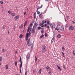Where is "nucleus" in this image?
Instances as JSON below:
<instances>
[{
    "label": "nucleus",
    "mask_w": 75,
    "mask_h": 75,
    "mask_svg": "<svg viewBox=\"0 0 75 75\" xmlns=\"http://www.w3.org/2000/svg\"><path fill=\"white\" fill-rule=\"evenodd\" d=\"M42 51L43 52H45L46 51V50H47V47H46V46L44 45L42 47Z\"/></svg>",
    "instance_id": "f257e3e1"
},
{
    "label": "nucleus",
    "mask_w": 75,
    "mask_h": 75,
    "mask_svg": "<svg viewBox=\"0 0 75 75\" xmlns=\"http://www.w3.org/2000/svg\"><path fill=\"white\" fill-rule=\"evenodd\" d=\"M31 36V35L30 34H29V33H27L26 34V37H25V40L26 41H27L28 40V38L29 37H30Z\"/></svg>",
    "instance_id": "f03ea898"
},
{
    "label": "nucleus",
    "mask_w": 75,
    "mask_h": 75,
    "mask_svg": "<svg viewBox=\"0 0 75 75\" xmlns=\"http://www.w3.org/2000/svg\"><path fill=\"white\" fill-rule=\"evenodd\" d=\"M30 42V38L28 39L27 42V44H28V46H29V47H30V46H31V45H32V43L31 42Z\"/></svg>",
    "instance_id": "7ed1b4c3"
},
{
    "label": "nucleus",
    "mask_w": 75,
    "mask_h": 75,
    "mask_svg": "<svg viewBox=\"0 0 75 75\" xmlns=\"http://www.w3.org/2000/svg\"><path fill=\"white\" fill-rule=\"evenodd\" d=\"M30 54L28 53L26 55V59L27 60H28L30 58Z\"/></svg>",
    "instance_id": "20e7f679"
},
{
    "label": "nucleus",
    "mask_w": 75,
    "mask_h": 75,
    "mask_svg": "<svg viewBox=\"0 0 75 75\" xmlns=\"http://www.w3.org/2000/svg\"><path fill=\"white\" fill-rule=\"evenodd\" d=\"M73 29H74V26L72 25H71L69 27V30H73Z\"/></svg>",
    "instance_id": "39448f33"
},
{
    "label": "nucleus",
    "mask_w": 75,
    "mask_h": 75,
    "mask_svg": "<svg viewBox=\"0 0 75 75\" xmlns=\"http://www.w3.org/2000/svg\"><path fill=\"white\" fill-rule=\"evenodd\" d=\"M31 33H32L33 34H35V28H33Z\"/></svg>",
    "instance_id": "423d86ee"
},
{
    "label": "nucleus",
    "mask_w": 75,
    "mask_h": 75,
    "mask_svg": "<svg viewBox=\"0 0 75 75\" xmlns=\"http://www.w3.org/2000/svg\"><path fill=\"white\" fill-rule=\"evenodd\" d=\"M60 29L62 31H64V27L63 26H61V28Z\"/></svg>",
    "instance_id": "0eeeda50"
},
{
    "label": "nucleus",
    "mask_w": 75,
    "mask_h": 75,
    "mask_svg": "<svg viewBox=\"0 0 75 75\" xmlns=\"http://www.w3.org/2000/svg\"><path fill=\"white\" fill-rule=\"evenodd\" d=\"M57 67H58L57 69H59L60 71H62V69H61L60 67H59L58 65H57Z\"/></svg>",
    "instance_id": "6e6552de"
},
{
    "label": "nucleus",
    "mask_w": 75,
    "mask_h": 75,
    "mask_svg": "<svg viewBox=\"0 0 75 75\" xmlns=\"http://www.w3.org/2000/svg\"><path fill=\"white\" fill-rule=\"evenodd\" d=\"M11 15L12 16H15V13H11Z\"/></svg>",
    "instance_id": "1a4fd4ad"
},
{
    "label": "nucleus",
    "mask_w": 75,
    "mask_h": 75,
    "mask_svg": "<svg viewBox=\"0 0 75 75\" xmlns=\"http://www.w3.org/2000/svg\"><path fill=\"white\" fill-rule=\"evenodd\" d=\"M15 20H17L18 18V16H17L14 17Z\"/></svg>",
    "instance_id": "9d476101"
},
{
    "label": "nucleus",
    "mask_w": 75,
    "mask_h": 75,
    "mask_svg": "<svg viewBox=\"0 0 75 75\" xmlns=\"http://www.w3.org/2000/svg\"><path fill=\"white\" fill-rule=\"evenodd\" d=\"M61 37V35L60 34H58L57 36V38H60Z\"/></svg>",
    "instance_id": "9b49d317"
},
{
    "label": "nucleus",
    "mask_w": 75,
    "mask_h": 75,
    "mask_svg": "<svg viewBox=\"0 0 75 75\" xmlns=\"http://www.w3.org/2000/svg\"><path fill=\"white\" fill-rule=\"evenodd\" d=\"M42 14V13H40L39 15V16L40 18H41V19H42V16L41 15Z\"/></svg>",
    "instance_id": "f8f14e48"
},
{
    "label": "nucleus",
    "mask_w": 75,
    "mask_h": 75,
    "mask_svg": "<svg viewBox=\"0 0 75 75\" xmlns=\"http://www.w3.org/2000/svg\"><path fill=\"white\" fill-rule=\"evenodd\" d=\"M54 38L53 37L52 38L51 41V43H52L53 42V41H54Z\"/></svg>",
    "instance_id": "ddd939ff"
},
{
    "label": "nucleus",
    "mask_w": 75,
    "mask_h": 75,
    "mask_svg": "<svg viewBox=\"0 0 75 75\" xmlns=\"http://www.w3.org/2000/svg\"><path fill=\"white\" fill-rule=\"evenodd\" d=\"M42 5L40 7L39 6H38V9H40V8H41L42 7Z\"/></svg>",
    "instance_id": "4468645a"
},
{
    "label": "nucleus",
    "mask_w": 75,
    "mask_h": 75,
    "mask_svg": "<svg viewBox=\"0 0 75 75\" xmlns=\"http://www.w3.org/2000/svg\"><path fill=\"white\" fill-rule=\"evenodd\" d=\"M27 21H25L24 24V26L25 27V25H27Z\"/></svg>",
    "instance_id": "2eb2a0df"
},
{
    "label": "nucleus",
    "mask_w": 75,
    "mask_h": 75,
    "mask_svg": "<svg viewBox=\"0 0 75 75\" xmlns=\"http://www.w3.org/2000/svg\"><path fill=\"white\" fill-rule=\"evenodd\" d=\"M50 27L51 28H52V30H53V26H52V25L51 24H50Z\"/></svg>",
    "instance_id": "dca6fc26"
},
{
    "label": "nucleus",
    "mask_w": 75,
    "mask_h": 75,
    "mask_svg": "<svg viewBox=\"0 0 75 75\" xmlns=\"http://www.w3.org/2000/svg\"><path fill=\"white\" fill-rule=\"evenodd\" d=\"M43 37H44V35L42 34L40 37V38H42Z\"/></svg>",
    "instance_id": "f3484780"
},
{
    "label": "nucleus",
    "mask_w": 75,
    "mask_h": 75,
    "mask_svg": "<svg viewBox=\"0 0 75 75\" xmlns=\"http://www.w3.org/2000/svg\"><path fill=\"white\" fill-rule=\"evenodd\" d=\"M23 65V63L21 62V63L20 64V68L21 69L22 68V65Z\"/></svg>",
    "instance_id": "a211bd4d"
},
{
    "label": "nucleus",
    "mask_w": 75,
    "mask_h": 75,
    "mask_svg": "<svg viewBox=\"0 0 75 75\" xmlns=\"http://www.w3.org/2000/svg\"><path fill=\"white\" fill-rule=\"evenodd\" d=\"M19 62H21V63H22V62H21V58L20 57Z\"/></svg>",
    "instance_id": "6ab92c4d"
},
{
    "label": "nucleus",
    "mask_w": 75,
    "mask_h": 75,
    "mask_svg": "<svg viewBox=\"0 0 75 75\" xmlns=\"http://www.w3.org/2000/svg\"><path fill=\"white\" fill-rule=\"evenodd\" d=\"M41 71H42V69H40L38 73L39 74H41Z\"/></svg>",
    "instance_id": "aec40b11"
},
{
    "label": "nucleus",
    "mask_w": 75,
    "mask_h": 75,
    "mask_svg": "<svg viewBox=\"0 0 75 75\" xmlns=\"http://www.w3.org/2000/svg\"><path fill=\"white\" fill-rule=\"evenodd\" d=\"M23 35L22 34L19 37L20 38H21L23 37Z\"/></svg>",
    "instance_id": "412c9836"
},
{
    "label": "nucleus",
    "mask_w": 75,
    "mask_h": 75,
    "mask_svg": "<svg viewBox=\"0 0 75 75\" xmlns=\"http://www.w3.org/2000/svg\"><path fill=\"white\" fill-rule=\"evenodd\" d=\"M5 68H6V69H8V65H6L5 67Z\"/></svg>",
    "instance_id": "4be33fe9"
},
{
    "label": "nucleus",
    "mask_w": 75,
    "mask_h": 75,
    "mask_svg": "<svg viewBox=\"0 0 75 75\" xmlns=\"http://www.w3.org/2000/svg\"><path fill=\"white\" fill-rule=\"evenodd\" d=\"M63 68H64V69H65H65H66V68L65 67V66L64 65H63Z\"/></svg>",
    "instance_id": "5701e85b"
},
{
    "label": "nucleus",
    "mask_w": 75,
    "mask_h": 75,
    "mask_svg": "<svg viewBox=\"0 0 75 75\" xmlns=\"http://www.w3.org/2000/svg\"><path fill=\"white\" fill-rule=\"evenodd\" d=\"M15 66H16V67H17V62H15Z\"/></svg>",
    "instance_id": "b1692460"
},
{
    "label": "nucleus",
    "mask_w": 75,
    "mask_h": 75,
    "mask_svg": "<svg viewBox=\"0 0 75 75\" xmlns=\"http://www.w3.org/2000/svg\"><path fill=\"white\" fill-rule=\"evenodd\" d=\"M38 59L37 58V56H35V62H36V61H37V60Z\"/></svg>",
    "instance_id": "393cba45"
},
{
    "label": "nucleus",
    "mask_w": 75,
    "mask_h": 75,
    "mask_svg": "<svg viewBox=\"0 0 75 75\" xmlns=\"http://www.w3.org/2000/svg\"><path fill=\"white\" fill-rule=\"evenodd\" d=\"M53 32V34L54 35H55V31H54Z\"/></svg>",
    "instance_id": "a878e982"
},
{
    "label": "nucleus",
    "mask_w": 75,
    "mask_h": 75,
    "mask_svg": "<svg viewBox=\"0 0 75 75\" xmlns=\"http://www.w3.org/2000/svg\"><path fill=\"white\" fill-rule=\"evenodd\" d=\"M0 3L1 4H3V1H1Z\"/></svg>",
    "instance_id": "bb28decb"
},
{
    "label": "nucleus",
    "mask_w": 75,
    "mask_h": 75,
    "mask_svg": "<svg viewBox=\"0 0 75 75\" xmlns=\"http://www.w3.org/2000/svg\"><path fill=\"white\" fill-rule=\"evenodd\" d=\"M2 57H0V61H2Z\"/></svg>",
    "instance_id": "cd10ccee"
},
{
    "label": "nucleus",
    "mask_w": 75,
    "mask_h": 75,
    "mask_svg": "<svg viewBox=\"0 0 75 75\" xmlns=\"http://www.w3.org/2000/svg\"><path fill=\"white\" fill-rule=\"evenodd\" d=\"M62 50L64 51L65 50V48L64 47H62Z\"/></svg>",
    "instance_id": "c85d7f7f"
},
{
    "label": "nucleus",
    "mask_w": 75,
    "mask_h": 75,
    "mask_svg": "<svg viewBox=\"0 0 75 75\" xmlns=\"http://www.w3.org/2000/svg\"><path fill=\"white\" fill-rule=\"evenodd\" d=\"M45 37H47V33H45Z\"/></svg>",
    "instance_id": "c756f323"
},
{
    "label": "nucleus",
    "mask_w": 75,
    "mask_h": 75,
    "mask_svg": "<svg viewBox=\"0 0 75 75\" xmlns=\"http://www.w3.org/2000/svg\"><path fill=\"white\" fill-rule=\"evenodd\" d=\"M44 30H42L41 31V34H43L44 33Z\"/></svg>",
    "instance_id": "7c9ffc66"
},
{
    "label": "nucleus",
    "mask_w": 75,
    "mask_h": 75,
    "mask_svg": "<svg viewBox=\"0 0 75 75\" xmlns=\"http://www.w3.org/2000/svg\"><path fill=\"white\" fill-rule=\"evenodd\" d=\"M48 20V21H47V24L50 25V21H48L49 20Z\"/></svg>",
    "instance_id": "2f4dec72"
},
{
    "label": "nucleus",
    "mask_w": 75,
    "mask_h": 75,
    "mask_svg": "<svg viewBox=\"0 0 75 75\" xmlns=\"http://www.w3.org/2000/svg\"><path fill=\"white\" fill-rule=\"evenodd\" d=\"M38 30H41V27L40 26L38 27Z\"/></svg>",
    "instance_id": "473e14b6"
},
{
    "label": "nucleus",
    "mask_w": 75,
    "mask_h": 75,
    "mask_svg": "<svg viewBox=\"0 0 75 75\" xmlns=\"http://www.w3.org/2000/svg\"><path fill=\"white\" fill-rule=\"evenodd\" d=\"M33 23H31L30 24V27H33Z\"/></svg>",
    "instance_id": "72a5a7b5"
},
{
    "label": "nucleus",
    "mask_w": 75,
    "mask_h": 75,
    "mask_svg": "<svg viewBox=\"0 0 75 75\" xmlns=\"http://www.w3.org/2000/svg\"><path fill=\"white\" fill-rule=\"evenodd\" d=\"M5 27H4V26H2V29L3 30H4V29H5Z\"/></svg>",
    "instance_id": "f704fd0d"
},
{
    "label": "nucleus",
    "mask_w": 75,
    "mask_h": 75,
    "mask_svg": "<svg viewBox=\"0 0 75 75\" xmlns=\"http://www.w3.org/2000/svg\"><path fill=\"white\" fill-rule=\"evenodd\" d=\"M34 25H35L36 26H37V25H38V23H35Z\"/></svg>",
    "instance_id": "c9c22d12"
},
{
    "label": "nucleus",
    "mask_w": 75,
    "mask_h": 75,
    "mask_svg": "<svg viewBox=\"0 0 75 75\" xmlns=\"http://www.w3.org/2000/svg\"><path fill=\"white\" fill-rule=\"evenodd\" d=\"M37 12V14H40V11H38Z\"/></svg>",
    "instance_id": "e433bc0d"
},
{
    "label": "nucleus",
    "mask_w": 75,
    "mask_h": 75,
    "mask_svg": "<svg viewBox=\"0 0 75 75\" xmlns=\"http://www.w3.org/2000/svg\"><path fill=\"white\" fill-rule=\"evenodd\" d=\"M73 54L74 55H75V51H73Z\"/></svg>",
    "instance_id": "4c0bfd02"
},
{
    "label": "nucleus",
    "mask_w": 75,
    "mask_h": 75,
    "mask_svg": "<svg viewBox=\"0 0 75 75\" xmlns=\"http://www.w3.org/2000/svg\"><path fill=\"white\" fill-rule=\"evenodd\" d=\"M23 24H21V27H19V28H22V27H23Z\"/></svg>",
    "instance_id": "58836bf2"
},
{
    "label": "nucleus",
    "mask_w": 75,
    "mask_h": 75,
    "mask_svg": "<svg viewBox=\"0 0 75 75\" xmlns=\"http://www.w3.org/2000/svg\"><path fill=\"white\" fill-rule=\"evenodd\" d=\"M55 30H57V31H58V30H59V29H58L57 28H56L55 29Z\"/></svg>",
    "instance_id": "ea45409f"
},
{
    "label": "nucleus",
    "mask_w": 75,
    "mask_h": 75,
    "mask_svg": "<svg viewBox=\"0 0 75 75\" xmlns=\"http://www.w3.org/2000/svg\"><path fill=\"white\" fill-rule=\"evenodd\" d=\"M15 28H16V26L15 25H14L13 27V29L14 30H15Z\"/></svg>",
    "instance_id": "a19ab883"
},
{
    "label": "nucleus",
    "mask_w": 75,
    "mask_h": 75,
    "mask_svg": "<svg viewBox=\"0 0 75 75\" xmlns=\"http://www.w3.org/2000/svg\"><path fill=\"white\" fill-rule=\"evenodd\" d=\"M47 24H45V25L44 26V27H47Z\"/></svg>",
    "instance_id": "79ce46f5"
},
{
    "label": "nucleus",
    "mask_w": 75,
    "mask_h": 75,
    "mask_svg": "<svg viewBox=\"0 0 75 75\" xmlns=\"http://www.w3.org/2000/svg\"><path fill=\"white\" fill-rule=\"evenodd\" d=\"M8 13L11 14V13L10 11H8Z\"/></svg>",
    "instance_id": "37998d69"
},
{
    "label": "nucleus",
    "mask_w": 75,
    "mask_h": 75,
    "mask_svg": "<svg viewBox=\"0 0 75 75\" xmlns=\"http://www.w3.org/2000/svg\"><path fill=\"white\" fill-rule=\"evenodd\" d=\"M68 27V25L66 24L65 26V27L67 28Z\"/></svg>",
    "instance_id": "c03bdc74"
},
{
    "label": "nucleus",
    "mask_w": 75,
    "mask_h": 75,
    "mask_svg": "<svg viewBox=\"0 0 75 75\" xmlns=\"http://www.w3.org/2000/svg\"><path fill=\"white\" fill-rule=\"evenodd\" d=\"M39 25L40 26H41V25H42V23H40Z\"/></svg>",
    "instance_id": "a18cd8bd"
},
{
    "label": "nucleus",
    "mask_w": 75,
    "mask_h": 75,
    "mask_svg": "<svg viewBox=\"0 0 75 75\" xmlns=\"http://www.w3.org/2000/svg\"><path fill=\"white\" fill-rule=\"evenodd\" d=\"M29 29H30V31H31V30H32V28L30 27Z\"/></svg>",
    "instance_id": "49530a36"
},
{
    "label": "nucleus",
    "mask_w": 75,
    "mask_h": 75,
    "mask_svg": "<svg viewBox=\"0 0 75 75\" xmlns=\"http://www.w3.org/2000/svg\"><path fill=\"white\" fill-rule=\"evenodd\" d=\"M2 51H3V52H5V50H4V49H2Z\"/></svg>",
    "instance_id": "de8ad7c7"
},
{
    "label": "nucleus",
    "mask_w": 75,
    "mask_h": 75,
    "mask_svg": "<svg viewBox=\"0 0 75 75\" xmlns=\"http://www.w3.org/2000/svg\"><path fill=\"white\" fill-rule=\"evenodd\" d=\"M36 28V26H33V28Z\"/></svg>",
    "instance_id": "09e8293b"
},
{
    "label": "nucleus",
    "mask_w": 75,
    "mask_h": 75,
    "mask_svg": "<svg viewBox=\"0 0 75 75\" xmlns=\"http://www.w3.org/2000/svg\"><path fill=\"white\" fill-rule=\"evenodd\" d=\"M46 69H49V67H47L46 68Z\"/></svg>",
    "instance_id": "8fccbe9b"
},
{
    "label": "nucleus",
    "mask_w": 75,
    "mask_h": 75,
    "mask_svg": "<svg viewBox=\"0 0 75 75\" xmlns=\"http://www.w3.org/2000/svg\"><path fill=\"white\" fill-rule=\"evenodd\" d=\"M49 74L50 75H51V72H50L49 73Z\"/></svg>",
    "instance_id": "3c124183"
},
{
    "label": "nucleus",
    "mask_w": 75,
    "mask_h": 75,
    "mask_svg": "<svg viewBox=\"0 0 75 75\" xmlns=\"http://www.w3.org/2000/svg\"><path fill=\"white\" fill-rule=\"evenodd\" d=\"M47 28H49L50 26H47Z\"/></svg>",
    "instance_id": "603ef678"
},
{
    "label": "nucleus",
    "mask_w": 75,
    "mask_h": 75,
    "mask_svg": "<svg viewBox=\"0 0 75 75\" xmlns=\"http://www.w3.org/2000/svg\"><path fill=\"white\" fill-rule=\"evenodd\" d=\"M47 12V9H46L45 11H44V13H45Z\"/></svg>",
    "instance_id": "864d4df0"
},
{
    "label": "nucleus",
    "mask_w": 75,
    "mask_h": 75,
    "mask_svg": "<svg viewBox=\"0 0 75 75\" xmlns=\"http://www.w3.org/2000/svg\"><path fill=\"white\" fill-rule=\"evenodd\" d=\"M30 31V29H28L27 30V32H28Z\"/></svg>",
    "instance_id": "5fc2aeb1"
},
{
    "label": "nucleus",
    "mask_w": 75,
    "mask_h": 75,
    "mask_svg": "<svg viewBox=\"0 0 75 75\" xmlns=\"http://www.w3.org/2000/svg\"><path fill=\"white\" fill-rule=\"evenodd\" d=\"M25 75H27V71H26L25 72Z\"/></svg>",
    "instance_id": "6e6d98bb"
},
{
    "label": "nucleus",
    "mask_w": 75,
    "mask_h": 75,
    "mask_svg": "<svg viewBox=\"0 0 75 75\" xmlns=\"http://www.w3.org/2000/svg\"><path fill=\"white\" fill-rule=\"evenodd\" d=\"M66 18H69V16H66Z\"/></svg>",
    "instance_id": "4d7b16f0"
},
{
    "label": "nucleus",
    "mask_w": 75,
    "mask_h": 75,
    "mask_svg": "<svg viewBox=\"0 0 75 75\" xmlns=\"http://www.w3.org/2000/svg\"><path fill=\"white\" fill-rule=\"evenodd\" d=\"M50 0H46V2H47V1H50Z\"/></svg>",
    "instance_id": "13d9d810"
},
{
    "label": "nucleus",
    "mask_w": 75,
    "mask_h": 75,
    "mask_svg": "<svg viewBox=\"0 0 75 75\" xmlns=\"http://www.w3.org/2000/svg\"><path fill=\"white\" fill-rule=\"evenodd\" d=\"M62 54L63 55H64V52H62Z\"/></svg>",
    "instance_id": "bf43d9fd"
},
{
    "label": "nucleus",
    "mask_w": 75,
    "mask_h": 75,
    "mask_svg": "<svg viewBox=\"0 0 75 75\" xmlns=\"http://www.w3.org/2000/svg\"><path fill=\"white\" fill-rule=\"evenodd\" d=\"M53 25H54V26H55V23H53Z\"/></svg>",
    "instance_id": "052dcab7"
},
{
    "label": "nucleus",
    "mask_w": 75,
    "mask_h": 75,
    "mask_svg": "<svg viewBox=\"0 0 75 75\" xmlns=\"http://www.w3.org/2000/svg\"><path fill=\"white\" fill-rule=\"evenodd\" d=\"M42 23H44V21H42Z\"/></svg>",
    "instance_id": "680f3d73"
},
{
    "label": "nucleus",
    "mask_w": 75,
    "mask_h": 75,
    "mask_svg": "<svg viewBox=\"0 0 75 75\" xmlns=\"http://www.w3.org/2000/svg\"><path fill=\"white\" fill-rule=\"evenodd\" d=\"M47 23V21H46L44 22V23H45H45Z\"/></svg>",
    "instance_id": "e2e57ef3"
},
{
    "label": "nucleus",
    "mask_w": 75,
    "mask_h": 75,
    "mask_svg": "<svg viewBox=\"0 0 75 75\" xmlns=\"http://www.w3.org/2000/svg\"><path fill=\"white\" fill-rule=\"evenodd\" d=\"M20 73H21V69H20Z\"/></svg>",
    "instance_id": "0e129e2a"
},
{
    "label": "nucleus",
    "mask_w": 75,
    "mask_h": 75,
    "mask_svg": "<svg viewBox=\"0 0 75 75\" xmlns=\"http://www.w3.org/2000/svg\"><path fill=\"white\" fill-rule=\"evenodd\" d=\"M33 45H32L31 46V48H33Z\"/></svg>",
    "instance_id": "69168bd1"
},
{
    "label": "nucleus",
    "mask_w": 75,
    "mask_h": 75,
    "mask_svg": "<svg viewBox=\"0 0 75 75\" xmlns=\"http://www.w3.org/2000/svg\"><path fill=\"white\" fill-rule=\"evenodd\" d=\"M34 16H36V13H34Z\"/></svg>",
    "instance_id": "338daca9"
},
{
    "label": "nucleus",
    "mask_w": 75,
    "mask_h": 75,
    "mask_svg": "<svg viewBox=\"0 0 75 75\" xmlns=\"http://www.w3.org/2000/svg\"><path fill=\"white\" fill-rule=\"evenodd\" d=\"M72 22L73 23V24H75V22L74 21H72Z\"/></svg>",
    "instance_id": "774afa93"
}]
</instances>
